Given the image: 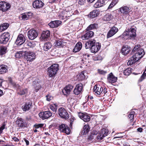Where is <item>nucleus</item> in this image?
Returning a JSON list of instances; mask_svg holds the SVG:
<instances>
[{"label":"nucleus","instance_id":"nucleus-32","mask_svg":"<svg viewBox=\"0 0 146 146\" xmlns=\"http://www.w3.org/2000/svg\"><path fill=\"white\" fill-rule=\"evenodd\" d=\"M54 45L56 47H63L64 46V43L61 40H56L54 43Z\"/></svg>","mask_w":146,"mask_h":146},{"label":"nucleus","instance_id":"nucleus-54","mask_svg":"<svg viewBox=\"0 0 146 146\" xmlns=\"http://www.w3.org/2000/svg\"><path fill=\"white\" fill-rule=\"evenodd\" d=\"M107 88H104V89H103V91L102 92L101 94H102L103 95H104L106 94L107 92Z\"/></svg>","mask_w":146,"mask_h":146},{"label":"nucleus","instance_id":"nucleus-41","mask_svg":"<svg viewBox=\"0 0 146 146\" xmlns=\"http://www.w3.org/2000/svg\"><path fill=\"white\" fill-rule=\"evenodd\" d=\"M85 78L84 74V71L80 73L78 75V78L79 80H82L84 79Z\"/></svg>","mask_w":146,"mask_h":146},{"label":"nucleus","instance_id":"nucleus-38","mask_svg":"<svg viewBox=\"0 0 146 146\" xmlns=\"http://www.w3.org/2000/svg\"><path fill=\"white\" fill-rule=\"evenodd\" d=\"M9 26V24L7 23H3L0 26V31H2L7 29Z\"/></svg>","mask_w":146,"mask_h":146},{"label":"nucleus","instance_id":"nucleus-2","mask_svg":"<svg viewBox=\"0 0 146 146\" xmlns=\"http://www.w3.org/2000/svg\"><path fill=\"white\" fill-rule=\"evenodd\" d=\"M59 66L58 64L52 65L48 68V74L50 78L54 76L58 70Z\"/></svg>","mask_w":146,"mask_h":146},{"label":"nucleus","instance_id":"nucleus-50","mask_svg":"<svg viewBox=\"0 0 146 146\" xmlns=\"http://www.w3.org/2000/svg\"><path fill=\"white\" fill-rule=\"evenodd\" d=\"M98 72L100 74L105 75L107 73L106 71H104L100 69L98 70Z\"/></svg>","mask_w":146,"mask_h":146},{"label":"nucleus","instance_id":"nucleus-15","mask_svg":"<svg viewBox=\"0 0 146 146\" xmlns=\"http://www.w3.org/2000/svg\"><path fill=\"white\" fill-rule=\"evenodd\" d=\"M118 31V29L115 27H113L108 32L107 37L109 38L114 35Z\"/></svg>","mask_w":146,"mask_h":146},{"label":"nucleus","instance_id":"nucleus-43","mask_svg":"<svg viewBox=\"0 0 146 146\" xmlns=\"http://www.w3.org/2000/svg\"><path fill=\"white\" fill-rule=\"evenodd\" d=\"M131 68H128L126 69L123 71V73L124 75L128 76L131 73Z\"/></svg>","mask_w":146,"mask_h":146},{"label":"nucleus","instance_id":"nucleus-56","mask_svg":"<svg viewBox=\"0 0 146 146\" xmlns=\"http://www.w3.org/2000/svg\"><path fill=\"white\" fill-rule=\"evenodd\" d=\"M115 5L114 4L112 3V2H111V3H110L108 9H110L111 8L113 7L114 5Z\"/></svg>","mask_w":146,"mask_h":146},{"label":"nucleus","instance_id":"nucleus-46","mask_svg":"<svg viewBox=\"0 0 146 146\" xmlns=\"http://www.w3.org/2000/svg\"><path fill=\"white\" fill-rule=\"evenodd\" d=\"M23 53V52L22 51L17 52L15 54V57L16 58H19L22 56Z\"/></svg>","mask_w":146,"mask_h":146},{"label":"nucleus","instance_id":"nucleus-20","mask_svg":"<svg viewBox=\"0 0 146 146\" xmlns=\"http://www.w3.org/2000/svg\"><path fill=\"white\" fill-rule=\"evenodd\" d=\"M83 89V85L82 84H77L75 88L74 92L76 95L79 94L82 91Z\"/></svg>","mask_w":146,"mask_h":146},{"label":"nucleus","instance_id":"nucleus-33","mask_svg":"<svg viewBox=\"0 0 146 146\" xmlns=\"http://www.w3.org/2000/svg\"><path fill=\"white\" fill-rule=\"evenodd\" d=\"M104 4L103 0H98L94 5V7L96 8H99L102 6Z\"/></svg>","mask_w":146,"mask_h":146},{"label":"nucleus","instance_id":"nucleus-27","mask_svg":"<svg viewBox=\"0 0 146 146\" xmlns=\"http://www.w3.org/2000/svg\"><path fill=\"white\" fill-rule=\"evenodd\" d=\"M32 103L31 102H27L22 107V109L24 111H29L31 108Z\"/></svg>","mask_w":146,"mask_h":146},{"label":"nucleus","instance_id":"nucleus-6","mask_svg":"<svg viewBox=\"0 0 146 146\" xmlns=\"http://www.w3.org/2000/svg\"><path fill=\"white\" fill-rule=\"evenodd\" d=\"M52 114L50 111H46L40 112L39 113L40 118L43 120L47 119L52 116Z\"/></svg>","mask_w":146,"mask_h":146},{"label":"nucleus","instance_id":"nucleus-19","mask_svg":"<svg viewBox=\"0 0 146 146\" xmlns=\"http://www.w3.org/2000/svg\"><path fill=\"white\" fill-rule=\"evenodd\" d=\"M44 4L41 1L39 0H36L33 2V6L34 8H40L43 7Z\"/></svg>","mask_w":146,"mask_h":146},{"label":"nucleus","instance_id":"nucleus-36","mask_svg":"<svg viewBox=\"0 0 146 146\" xmlns=\"http://www.w3.org/2000/svg\"><path fill=\"white\" fill-rule=\"evenodd\" d=\"M98 27V26L97 24L96 23L92 24L87 28L86 30L88 31L94 29H96Z\"/></svg>","mask_w":146,"mask_h":146},{"label":"nucleus","instance_id":"nucleus-13","mask_svg":"<svg viewBox=\"0 0 146 146\" xmlns=\"http://www.w3.org/2000/svg\"><path fill=\"white\" fill-rule=\"evenodd\" d=\"M59 129L60 131L65 133L67 134H69L70 133V129L66 125L62 124L59 126Z\"/></svg>","mask_w":146,"mask_h":146},{"label":"nucleus","instance_id":"nucleus-52","mask_svg":"<svg viewBox=\"0 0 146 146\" xmlns=\"http://www.w3.org/2000/svg\"><path fill=\"white\" fill-rule=\"evenodd\" d=\"M5 124L3 123V125L0 127V134L2 133L3 130L5 129Z\"/></svg>","mask_w":146,"mask_h":146},{"label":"nucleus","instance_id":"nucleus-12","mask_svg":"<svg viewBox=\"0 0 146 146\" xmlns=\"http://www.w3.org/2000/svg\"><path fill=\"white\" fill-rule=\"evenodd\" d=\"M25 41V38L23 35H20L18 36L15 42V44L18 46H20L23 44Z\"/></svg>","mask_w":146,"mask_h":146},{"label":"nucleus","instance_id":"nucleus-26","mask_svg":"<svg viewBox=\"0 0 146 146\" xmlns=\"http://www.w3.org/2000/svg\"><path fill=\"white\" fill-rule=\"evenodd\" d=\"M93 91L96 94L99 95L102 92L103 88L100 86L99 87H98L97 85H96L94 88Z\"/></svg>","mask_w":146,"mask_h":146},{"label":"nucleus","instance_id":"nucleus-1","mask_svg":"<svg viewBox=\"0 0 146 146\" xmlns=\"http://www.w3.org/2000/svg\"><path fill=\"white\" fill-rule=\"evenodd\" d=\"M140 45L135 46L132 50L135 55L133 56L127 62L128 65H131L138 61L142 58L144 55L145 52L144 50L140 48Z\"/></svg>","mask_w":146,"mask_h":146},{"label":"nucleus","instance_id":"nucleus-40","mask_svg":"<svg viewBox=\"0 0 146 146\" xmlns=\"http://www.w3.org/2000/svg\"><path fill=\"white\" fill-rule=\"evenodd\" d=\"M7 52V48L5 46H1L0 47V54L1 55L5 54Z\"/></svg>","mask_w":146,"mask_h":146},{"label":"nucleus","instance_id":"nucleus-23","mask_svg":"<svg viewBox=\"0 0 146 146\" xmlns=\"http://www.w3.org/2000/svg\"><path fill=\"white\" fill-rule=\"evenodd\" d=\"M94 35V33L93 31H89L82 36V38L83 40L88 39L92 37Z\"/></svg>","mask_w":146,"mask_h":146},{"label":"nucleus","instance_id":"nucleus-63","mask_svg":"<svg viewBox=\"0 0 146 146\" xmlns=\"http://www.w3.org/2000/svg\"><path fill=\"white\" fill-rule=\"evenodd\" d=\"M26 14H29V16H31L32 14V13L31 12H29L28 13H26Z\"/></svg>","mask_w":146,"mask_h":146},{"label":"nucleus","instance_id":"nucleus-55","mask_svg":"<svg viewBox=\"0 0 146 146\" xmlns=\"http://www.w3.org/2000/svg\"><path fill=\"white\" fill-rule=\"evenodd\" d=\"M46 100L48 101H50L52 99V97L49 96H46Z\"/></svg>","mask_w":146,"mask_h":146},{"label":"nucleus","instance_id":"nucleus-18","mask_svg":"<svg viewBox=\"0 0 146 146\" xmlns=\"http://www.w3.org/2000/svg\"><path fill=\"white\" fill-rule=\"evenodd\" d=\"M15 123L16 125L20 127H23L26 126L24 120L21 118H18Z\"/></svg>","mask_w":146,"mask_h":146},{"label":"nucleus","instance_id":"nucleus-25","mask_svg":"<svg viewBox=\"0 0 146 146\" xmlns=\"http://www.w3.org/2000/svg\"><path fill=\"white\" fill-rule=\"evenodd\" d=\"M100 48V46L99 44H96L94 42V44L92 46L90 49L91 52L93 53H96L97 52Z\"/></svg>","mask_w":146,"mask_h":146},{"label":"nucleus","instance_id":"nucleus-10","mask_svg":"<svg viewBox=\"0 0 146 146\" xmlns=\"http://www.w3.org/2000/svg\"><path fill=\"white\" fill-rule=\"evenodd\" d=\"M130 8L126 6H124L120 7L118 10L123 16H127L130 12Z\"/></svg>","mask_w":146,"mask_h":146},{"label":"nucleus","instance_id":"nucleus-21","mask_svg":"<svg viewBox=\"0 0 146 146\" xmlns=\"http://www.w3.org/2000/svg\"><path fill=\"white\" fill-rule=\"evenodd\" d=\"M109 131L108 130L105 129H103L101 130L100 135V136H97L98 139H102L104 137L107 136Z\"/></svg>","mask_w":146,"mask_h":146},{"label":"nucleus","instance_id":"nucleus-51","mask_svg":"<svg viewBox=\"0 0 146 146\" xmlns=\"http://www.w3.org/2000/svg\"><path fill=\"white\" fill-rule=\"evenodd\" d=\"M86 3V0H79L78 1V4L80 5H84Z\"/></svg>","mask_w":146,"mask_h":146},{"label":"nucleus","instance_id":"nucleus-61","mask_svg":"<svg viewBox=\"0 0 146 146\" xmlns=\"http://www.w3.org/2000/svg\"><path fill=\"white\" fill-rule=\"evenodd\" d=\"M95 0H87L88 2L90 3H92Z\"/></svg>","mask_w":146,"mask_h":146},{"label":"nucleus","instance_id":"nucleus-44","mask_svg":"<svg viewBox=\"0 0 146 146\" xmlns=\"http://www.w3.org/2000/svg\"><path fill=\"white\" fill-rule=\"evenodd\" d=\"M24 46L26 48H31L34 46V45L32 42H27L25 43L24 44Z\"/></svg>","mask_w":146,"mask_h":146},{"label":"nucleus","instance_id":"nucleus-28","mask_svg":"<svg viewBox=\"0 0 146 146\" xmlns=\"http://www.w3.org/2000/svg\"><path fill=\"white\" fill-rule=\"evenodd\" d=\"M82 47V44L81 42H78L76 44L74 49L73 50V52H76L79 51L81 49Z\"/></svg>","mask_w":146,"mask_h":146},{"label":"nucleus","instance_id":"nucleus-57","mask_svg":"<svg viewBox=\"0 0 146 146\" xmlns=\"http://www.w3.org/2000/svg\"><path fill=\"white\" fill-rule=\"evenodd\" d=\"M12 139L15 141H19V139L16 137H14L12 138Z\"/></svg>","mask_w":146,"mask_h":146},{"label":"nucleus","instance_id":"nucleus-11","mask_svg":"<svg viewBox=\"0 0 146 146\" xmlns=\"http://www.w3.org/2000/svg\"><path fill=\"white\" fill-rule=\"evenodd\" d=\"M10 7L11 5L7 2L3 1L0 2V10L3 12L7 11Z\"/></svg>","mask_w":146,"mask_h":146},{"label":"nucleus","instance_id":"nucleus-64","mask_svg":"<svg viewBox=\"0 0 146 146\" xmlns=\"http://www.w3.org/2000/svg\"><path fill=\"white\" fill-rule=\"evenodd\" d=\"M92 134H97V132L96 131L95 132H92Z\"/></svg>","mask_w":146,"mask_h":146},{"label":"nucleus","instance_id":"nucleus-37","mask_svg":"<svg viewBox=\"0 0 146 146\" xmlns=\"http://www.w3.org/2000/svg\"><path fill=\"white\" fill-rule=\"evenodd\" d=\"M52 45L51 43L49 42L45 43L43 46L44 50L45 51H47L51 47Z\"/></svg>","mask_w":146,"mask_h":146},{"label":"nucleus","instance_id":"nucleus-22","mask_svg":"<svg viewBox=\"0 0 146 146\" xmlns=\"http://www.w3.org/2000/svg\"><path fill=\"white\" fill-rule=\"evenodd\" d=\"M107 79L110 83H113L117 81V78L115 77L112 73H111L108 75Z\"/></svg>","mask_w":146,"mask_h":146},{"label":"nucleus","instance_id":"nucleus-14","mask_svg":"<svg viewBox=\"0 0 146 146\" xmlns=\"http://www.w3.org/2000/svg\"><path fill=\"white\" fill-rule=\"evenodd\" d=\"M78 116L85 122L89 121L90 119V117L87 113L84 114L82 113H78Z\"/></svg>","mask_w":146,"mask_h":146},{"label":"nucleus","instance_id":"nucleus-24","mask_svg":"<svg viewBox=\"0 0 146 146\" xmlns=\"http://www.w3.org/2000/svg\"><path fill=\"white\" fill-rule=\"evenodd\" d=\"M62 22L60 21H55L50 22L48 25L51 28H55L58 27L61 24Z\"/></svg>","mask_w":146,"mask_h":146},{"label":"nucleus","instance_id":"nucleus-45","mask_svg":"<svg viewBox=\"0 0 146 146\" xmlns=\"http://www.w3.org/2000/svg\"><path fill=\"white\" fill-rule=\"evenodd\" d=\"M27 89H25L20 90V91L18 92V94L20 95H22L27 93Z\"/></svg>","mask_w":146,"mask_h":146},{"label":"nucleus","instance_id":"nucleus-35","mask_svg":"<svg viewBox=\"0 0 146 146\" xmlns=\"http://www.w3.org/2000/svg\"><path fill=\"white\" fill-rule=\"evenodd\" d=\"M7 71V66L5 65H1L0 66V73L3 74L6 72Z\"/></svg>","mask_w":146,"mask_h":146},{"label":"nucleus","instance_id":"nucleus-4","mask_svg":"<svg viewBox=\"0 0 146 146\" xmlns=\"http://www.w3.org/2000/svg\"><path fill=\"white\" fill-rule=\"evenodd\" d=\"M38 35V32L35 29H31L27 33L28 37L30 40H34L37 37Z\"/></svg>","mask_w":146,"mask_h":146},{"label":"nucleus","instance_id":"nucleus-16","mask_svg":"<svg viewBox=\"0 0 146 146\" xmlns=\"http://www.w3.org/2000/svg\"><path fill=\"white\" fill-rule=\"evenodd\" d=\"M50 32L48 30L42 31L41 35V39L44 41L47 40L50 36Z\"/></svg>","mask_w":146,"mask_h":146},{"label":"nucleus","instance_id":"nucleus-29","mask_svg":"<svg viewBox=\"0 0 146 146\" xmlns=\"http://www.w3.org/2000/svg\"><path fill=\"white\" fill-rule=\"evenodd\" d=\"M99 13V11L97 10H93L90 13L88 16L91 18H93L98 16Z\"/></svg>","mask_w":146,"mask_h":146},{"label":"nucleus","instance_id":"nucleus-60","mask_svg":"<svg viewBox=\"0 0 146 146\" xmlns=\"http://www.w3.org/2000/svg\"><path fill=\"white\" fill-rule=\"evenodd\" d=\"M137 130L138 131L141 132L142 131L143 129L141 128H139L137 129Z\"/></svg>","mask_w":146,"mask_h":146},{"label":"nucleus","instance_id":"nucleus-7","mask_svg":"<svg viewBox=\"0 0 146 146\" xmlns=\"http://www.w3.org/2000/svg\"><path fill=\"white\" fill-rule=\"evenodd\" d=\"M9 33H5L0 36V42L1 44H5L9 40Z\"/></svg>","mask_w":146,"mask_h":146},{"label":"nucleus","instance_id":"nucleus-42","mask_svg":"<svg viewBox=\"0 0 146 146\" xmlns=\"http://www.w3.org/2000/svg\"><path fill=\"white\" fill-rule=\"evenodd\" d=\"M135 112L134 111H131L129 113V114L128 115V117L129 118L130 120V121L132 122L133 119L134 117V113Z\"/></svg>","mask_w":146,"mask_h":146},{"label":"nucleus","instance_id":"nucleus-17","mask_svg":"<svg viewBox=\"0 0 146 146\" xmlns=\"http://www.w3.org/2000/svg\"><path fill=\"white\" fill-rule=\"evenodd\" d=\"M73 88V86L71 85H68L62 90V92L65 95H68L70 93Z\"/></svg>","mask_w":146,"mask_h":146},{"label":"nucleus","instance_id":"nucleus-31","mask_svg":"<svg viewBox=\"0 0 146 146\" xmlns=\"http://www.w3.org/2000/svg\"><path fill=\"white\" fill-rule=\"evenodd\" d=\"M90 130V127L89 125H85L84 126L83 129L82 131L81 134L84 135L87 133Z\"/></svg>","mask_w":146,"mask_h":146},{"label":"nucleus","instance_id":"nucleus-49","mask_svg":"<svg viewBox=\"0 0 146 146\" xmlns=\"http://www.w3.org/2000/svg\"><path fill=\"white\" fill-rule=\"evenodd\" d=\"M29 17V14H24L22 16V19L24 20H27Z\"/></svg>","mask_w":146,"mask_h":146},{"label":"nucleus","instance_id":"nucleus-53","mask_svg":"<svg viewBox=\"0 0 146 146\" xmlns=\"http://www.w3.org/2000/svg\"><path fill=\"white\" fill-rule=\"evenodd\" d=\"M43 126V124H36L34 126L36 128H38L39 127H41Z\"/></svg>","mask_w":146,"mask_h":146},{"label":"nucleus","instance_id":"nucleus-30","mask_svg":"<svg viewBox=\"0 0 146 146\" xmlns=\"http://www.w3.org/2000/svg\"><path fill=\"white\" fill-rule=\"evenodd\" d=\"M130 51V48L127 46H123L121 52L123 54L126 55Z\"/></svg>","mask_w":146,"mask_h":146},{"label":"nucleus","instance_id":"nucleus-59","mask_svg":"<svg viewBox=\"0 0 146 146\" xmlns=\"http://www.w3.org/2000/svg\"><path fill=\"white\" fill-rule=\"evenodd\" d=\"M118 2V0H113L112 2V3L114 4L115 5Z\"/></svg>","mask_w":146,"mask_h":146},{"label":"nucleus","instance_id":"nucleus-3","mask_svg":"<svg viewBox=\"0 0 146 146\" xmlns=\"http://www.w3.org/2000/svg\"><path fill=\"white\" fill-rule=\"evenodd\" d=\"M58 112L59 116L62 118L67 119L69 117L68 112L63 108H59L58 110Z\"/></svg>","mask_w":146,"mask_h":146},{"label":"nucleus","instance_id":"nucleus-47","mask_svg":"<svg viewBox=\"0 0 146 146\" xmlns=\"http://www.w3.org/2000/svg\"><path fill=\"white\" fill-rule=\"evenodd\" d=\"M146 77V69L143 72V74L141 76L140 78L139 79V80L141 82Z\"/></svg>","mask_w":146,"mask_h":146},{"label":"nucleus","instance_id":"nucleus-48","mask_svg":"<svg viewBox=\"0 0 146 146\" xmlns=\"http://www.w3.org/2000/svg\"><path fill=\"white\" fill-rule=\"evenodd\" d=\"M50 109L54 112H56L57 110V108L55 104L54 105V106H52V105H50Z\"/></svg>","mask_w":146,"mask_h":146},{"label":"nucleus","instance_id":"nucleus-62","mask_svg":"<svg viewBox=\"0 0 146 146\" xmlns=\"http://www.w3.org/2000/svg\"><path fill=\"white\" fill-rule=\"evenodd\" d=\"M3 94V92L0 89V96H2Z\"/></svg>","mask_w":146,"mask_h":146},{"label":"nucleus","instance_id":"nucleus-9","mask_svg":"<svg viewBox=\"0 0 146 146\" xmlns=\"http://www.w3.org/2000/svg\"><path fill=\"white\" fill-rule=\"evenodd\" d=\"M33 81L32 86L36 92H37L41 88L40 82L38 79L36 78H34Z\"/></svg>","mask_w":146,"mask_h":146},{"label":"nucleus","instance_id":"nucleus-34","mask_svg":"<svg viewBox=\"0 0 146 146\" xmlns=\"http://www.w3.org/2000/svg\"><path fill=\"white\" fill-rule=\"evenodd\" d=\"M113 18V16L110 14H108L104 16L103 20L104 21H109Z\"/></svg>","mask_w":146,"mask_h":146},{"label":"nucleus","instance_id":"nucleus-58","mask_svg":"<svg viewBox=\"0 0 146 146\" xmlns=\"http://www.w3.org/2000/svg\"><path fill=\"white\" fill-rule=\"evenodd\" d=\"M24 140L26 143V145H29V141L28 140H27L26 139H24Z\"/></svg>","mask_w":146,"mask_h":146},{"label":"nucleus","instance_id":"nucleus-5","mask_svg":"<svg viewBox=\"0 0 146 146\" xmlns=\"http://www.w3.org/2000/svg\"><path fill=\"white\" fill-rule=\"evenodd\" d=\"M136 27L134 26L131 27L128 30V31L124 32L123 35H128L131 37H134L136 35Z\"/></svg>","mask_w":146,"mask_h":146},{"label":"nucleus","instance_id":"nucleus-39","mask_svg":"<svg viewBox=\"0 0 146 146\" xmlns=\"http://www.w3.org/2000/svg\"><path fill=\"white\" fill-rule=\"evenodd\" d=\"M94 44L93 41H89L87 42L85 44V47L86 49L91 48L92 46Z\"/></svg>","mask_w":146,"mask_h":146},{"label":"nucleus","instance_id":"nucleus-8","mask_svg":"<svg viewBox=\"0 0 146 146\" xmlns=\"http://www.w3.org/2000/svg\"><path fill=\"white\" fill-rule=\"evenodd\" d=\"M26 59L27 61L31 62L35 58L36 55L35 53L31 51L27 52L25 53Z\"/></svg>","mask_w":146,"mask_h":146}]
</instances>
